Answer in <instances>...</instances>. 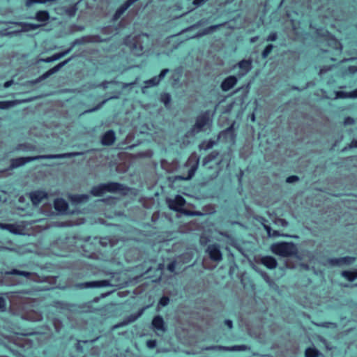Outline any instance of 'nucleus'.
<instances>
[{"instance_id": "f257e3e1", "label": "nucleus", "mask_w": 357, "mask_h": 357, "mask_svg": "<svg viewBox=\"0 0 357 357\" xmlns=\"http://www.w3.org/2000/svg\"><path fill=\"white\" fill-rule=\"evenodd\" d=\"M82 152H71L61 154H50V155H40L31 157H20L10 160V169H15L23 166L26 162L38 160L40 159H60V158H69L73 156L82 155Z\"/></svg>"}, {"instance_id": "f03ea898", "label": "nucleus", "mask_w": 357, "mask_h": 357, "mask_svg": "<svg viewBox=\"0 0 357 357\" xmlns=\"http://www.w3.org/2000/svg\"><path fill=\"white\" fill-rule=\"evenodd\" d=\"M199 162V157L197 155V154L195 153H192L188 158L184 166V168L186 169L188 172V174L178 176L177 178L180 180L190 179L194 176L195 172L197 169Z\"/></svg>"}, {"instance_id": "7ed1b4c3", "label": "nucleus", "mask_w": 357, "mask_h": 357, "mask_svg": "<svg viewBox=\"0 0 357 357\" xmlns=\"http://www.w3.org/2000/svg\"><path fill=\"white\" fill-rule=\"evenodd\" d=\"M149 40L146 34H142L132 38L129 40V47L131 52L137 56L142 55L144 51V44Z\"/></svg>"}, {"instance_id": "20e7f679", "label": "nucleus", "mask_w": 357, "mask_h": 357, "mask_svg": "<svg viewBox=\"0 0 357 357\" xmlns=\"http://www.w3.org/2000/svg\"><path fill=\"white\" fill-rule=\"evenodd\" d=\"M271 251L282 257H289L295 254L296 248L293 243L284 242L273 245Z\"/></svg>"}, {"instance_id": "39448f33", "label": "nucleus", "mask_w": 357, "mask_h": 357, "mask_svg": "<svg viewBox=\"0 0 357 357\" xmlns=\"http://www.w3.org/2000/svg\"><path fill=\"white\" fill-rule=\"evenodd\" d=\"M210 123V118L208 114L205 112L197 116L195 125L189 131L190 135H195L196 134L205 130V127Z\"/></svg>"}, {"instance_id": "423d86ee", "label": "nucleus", "mask_w": 357, "mask_h": 357, "mask_svg": "<svg viewBox=\"0 0 357 357\" xmlns=\"http://www.w3.org/2000/svg\"><path fill=\"white\" fill-rule=\"evenodd\" d=\"M121 190V185L116 183H110L107 184H101L93 187L91 193L94 196H102L106 192H116Z\"/></svg>"}, {"instance_id": "0eeeda50", "label": "nucleus", "mask_w": 357, "mask_h": 357, "mask_svg": "<svg viewBox=\"0 0 357 357\" xmlns=\"http://www.w3.org/2000/svg\"><path fill=\"white\" fill-rule=\"evenodd\" d=\"M167 204L171 209L181 211L185 204V200L181 195H176L174 199L167 198Z\"/></svg>"}, {"instance_id": "6e6552de", "label": "nucleus", "mask_w": 357, "mask_h": 357, "mask_svg": "<svg viewBox=\"0 0 357 357\" xmlns=\"http://www.w3.org/2000/svg\"><path fill=\"white\" fill-rule=\"evenodd\" d=\"M70 59H66L61 63H59V64H57L56 66H55L54 68L50 69L49 70H47V72H45L44 74H43L41 76H40L38 79H36L33 83H38L42 80H44L46 78H47L48 77H50V75H52V74L56 73L57 71H59L63 66H65L69 61H70Z\"/></svg>"}, {"instance_id": "1a4fd4ad", "label": "nucleus", "mask_w": 357, "mask_h": 357, "mask_svg": "<svg viewBox=\"0 0 357 357\" xmlns=\"http://www.w3.org/2000/svg\"><path fill=\"white\" fill-rule=\"evenodd\" d=\"M206 252L208 253L210 258L215 261H220L222 259L220 248L216 244L209 245Z\"/></svg>"}, {"instance_id": "9d476101", "label": "nucleus", "mask_w": 357, "mask_h": 357, "mask_svg": "<svg viewBox=\"0 0 357 357\" xmlns=\"http://www.w3.org/2000/svg\"><path fill=\"white\" fill-rule=\"evenodd\" d=\"M109 285V282L107 280H101V281H93V282H86L83 283H79L77 284V287L80 289H86V288H98L101 287H107Z\"/></svg>"}, {"instance_id": "9b49d317", "label": "nucleus", "mask_w": 357, "mask_h": 357, "mask_svg": "<svg viewBox=\"0 0 357 357\" xmlns=\"http://www.w3.org/2000/svg\"><path fill=\"white\" fill-rule=\"evenodd\" d=\"M238 79L234 75L226 77L220 84V88L223 91H228L232 89L237 83Z\"/></svg>"}, {"instance_id": "f8f14e48", "label": "nucleus", "mask_w": 357, "mask_h": 357, "mask_svg": "<svg viewBox=\"0 0 357 357\" xmlns=\"http://www.w3.org/2000/svg\"><path fill=\"white\" fill-rule=\"evenodd\" d=\"M257 262L264 265L270 269L276 268L278 265L276 259L271 256L261 257L258 259Z\"/></svg>"}, {"instance_id": "ddd939ff", "label": "nucleus", "mask_w": 357, "mask_h": 357, "mask_svg": "<svg viewBox=\"0 0 357 357\" xmlns=\"http://www.w3.org/2000/svg\"><path fill=\"white\" fill-rule=\"evenodd\" d=\"M0 228L2 229L8 230L10 232L15 234H20L23 232L24 228L22 226L17 224H3L0 223Z\"/></svg>"}, {"instance_id": "4468645a", "label": "nucleus", "mask_w": 357, "mask_h": 357, "mask_svg": "<svg viewBox=\"0 0 357 357\" xmlns=\"http://www.w3.org/2000/svg\"><path fill=\"white\" fill-rule=\"evenodd\" d=\"M103 40L99 36H87L79 39L75 40L73 43V47L77 44H82L86 43H101Z\"/></svg>"}, {"instance_id": "2eb2a0df", "label": "nucleus", "mask_w": 357, "mask_h": 357, "mask_svg": "<svg viewBox=\"0 0 357 357\" xmlns=\"http://www.w3.org/2000/svg\"><path fill=\"white\" fill-rule=\"evenodd\" d=\"M103 40L99 36H87L79 39L75 40L73 43V47L77 44H82L86 43H101Z\"/></svg>"}, {"instance_id": "dca6fc26", "label": "nucleus", "mask_w": 357, "mask_h": 357, "mask_svg": "<svg viewBox=\"0 0 357 357\" xmlns=\"http://www.w3.org/2000/svg\"><path fill=\"white\" fill-rule=\"evenodd\" d=\"M169 72V69H163L158 76H155L153 78L146 81L144 83L146 86H157L160 82L165 77L166 74Z\"/></svg>"}, {"instance_id": "f3484780", "label": "nucleus", "mask_w": 357, "mask_h": 357, "mask_svg": "<svg viewBox=\"0 0 357 357\" xmlns=\"http://www.w3.org/2000/svg\"><path fill=\"white\" fill-rule=\"evenodd\" d=\"M237 66L241 69V72L238 73V76L243 77L251 70L252 61L250 60L243 59L238 62Z\"/></svg>"}, {"instance_id": "a211bd4d", "label": "nucleus", "mask_w": 357, "mask_h": 357, "mask_svg": "<svg viewBox=\"0 0 357 357\" xmlns=\"http://www.w3.org/2000/svg\"><path fill=\"white\" fill-rule=\"evenodd\" d=\"M46 197L47 194L43 191H36L31 194V199L34 205L39 204Z\"/></svg>"}, {"instance_id": "6ab92c4d", "label": "nucleus", "mask_w": 357, "mask_h": 357, "mask_svg": "<svg viewBox=\"0 0 357 357\" xmlns=\"http://www.w3.org/2000/svg\"><path fill=\"white\" fill-rule=\"evenodd\" d=\"M357 88L351 91H336V100L338 98H356Z\"/></svg>"}, {"instance_id": "aec40b11", "label": "nucleus", "mask_w": 357, "mask_h": 357, "mask_svg": "<svg viewBox=\"0 0 357 357\" xmlns=\"http://www.w3.org/2000/svg\"><path fill=\"white\" fill-rule=\"evenodd\" d=\"M357 88L351 91H336V100L338 98H356Z\"/></svg>"}, {"instance_id": "412c9836", "label": "nucleus", "mask_w": 357, "mask_h": 357, "mask_svg": "<svg viewBox=\"0 0 357 357\" xmlns=\"http://www.w3.org/2000/svg\"><path fill=\"white\" fill-rule=\"evenodd\" d=\"M224 25H225V24H220L208 26V27L206 28L205 29H204L202 31L197 33V35L195 36H194V38H199V37H202L206 35L211 34V33L215 32V31H217L220 27L223 26Z\"/></svg>"}, {"instance_id": "4be33fe9", "label": "nucleus", "mask_w": 357, "mask_h": 357, "mask_svg": "<svg viewBox=\"0 0 357 357\" xmlns=\"http://www.w3.org/2000/svg\"><path fill=\"white\" fill-rule=\"evenodd\" d=\"M114 140H115V135H114V131L109 130L104 134V135L102 137L101 142L103 145L108 146V145L112 144L114 143Z\"/></svg>"}, {"instance_id": "5701e85b", "label": "nucleus", "mask_w": 357, "mask_h": 357, "mask_svg": "<svg viewBox=\"0 0 357 357\" xmlns=\"http://www.w3.org/2000/svg\"><path fill=\"white\" fill-rule=\"evenodd\" d=\"M152 325L158 331H160L162 332L165 331L163 319L160 315H158L153 318Z\"/></svg>"}, {"instance_id": "b1692460", "label": "nucleus", "mask_w": 357, "mask_h": 357, "mask_svg": "<svg viewBox=\"0 0 357 357\" xmlns=\"http://www.w3.org/2000/svg\"><path fill=\"white\" fill-rule=\"evenodd\" d=\"M132 2L133 1L128 0L126 2H125L123 5H121L120 8H119L116 11L114 15V19H119L123 14V13L131 6Z\"/></svg>"}, {"instance_id": "393cba45", "label": "nucleus", "mask_w": 357, "mask_h": 357, "mask_svg": "<svg viewBox=\"0 0 357 357\" xmlns=\"http://www.w3.org/2000/svg\"><path fill=\"white\" fill-rule=\"evenodd\" d=\"M342 275L347 280L352 282L357 278V269L343 271Z\"/></svg>"}, {"instance_id": "a878e982", "label": "nucleus", "mask_w": 357, "mask_h": 357, "mask_svg": "<svg viewBox=\"0 0 357 357\" xmlns=\"http://www.w3.org/2000/svg\"><path fill=\"white\" fill-rule=\"evenodd\" d=\"M54 204L55 209L61 213L65 212L68 208V204L63 199H56Z\"/></svg>"}, {"instance_id": "bb28decb", "label": "nucleus", "mask_w": 357, "mask_h": 357, "mask_svg": "<svg viewBox=\"0 0 357 357\" xmlns=\"http://www.w3.org/2000/svg\"><path fill=\"white\" fill-rule=\"evenodd\" d=\"M161 167L167 172H172L177 169L178 162L177 161H174L172 163H169L167 160H162L161 161Z\"/></svg>"}, {"instance_id": "cd10ccee", "label": "nucleus", "mask_w": 357, "mask_h": 357, "mask_svg": "<svg viewBox=\"0 0 357 357\" xmlns=\"http://www.w3.org/2000/svg\"><path fill=\"white\" fill-rule=\"evenodd\" d=\"M70 199L73 203L80 204L86 202L89 199V196L88 195H71Z\"/></svg>"}, {"instance_id": "c85d7f7f", "label": "nucleus", "mask_w": 357, "mask_h": 357, "mask_svg": "<svg viewBox=\"0 0 357 357\" xmlns=\"http://www.w3.org/2000/svg\"><path fill=\"white\" fill-rule=\"evenodd\" d=\"M219 154L220 153L218 151H211L210 153H208L206 157L203 158V166H206L209 162H211L213 160H215L218 158Z\"/></svg>"}, {"instance_id": "c756f323", "label": "nucleus", "mask_w": 357, "mask_h": 357, "mask_svg": "<svg viewBox=\"0 0 357 357\" xmlns=\"http://www.w3.org/2000/svg\"><path fill=\"white\" fill-rule=\"evenodd\" d=\"M6 275H22L26 278H31L33 279L34 277V275L30 272L26 271H22L17 269H13L10 271H8L6 273Z\"/></svg>"}, {"instance_id": "7c9ffc66", "label": "nucleus", "mask_w": 357, "mask_h": 357, "mask_svg": "<svg viewBox=\"0 0 357 357\" xmlns=\"http://www.w3.org/2000/svg\"><path fill=\"white\" fill-rule=\"evenodd\" d=\"M35 19L42 23L47 22L50 19L48 12L45 10H40L36 13Z\"/></svg>"}, {"instance_id": "2f4dec72", "label": "nucleus", "mask_w": 357, "mask_h": 357, "mask_svg": "<svg viewBox=\"0 0 357 357\" xmlns=\"http://www.w3.org/2000/svg\"><path fill=\"white\" fill-rule=\"evenodd\" d=\"M19 25L22 27V31H33V30L38 29L39 27H40L42 26L40 24H31V23H24V22L19 23Z\"/></svg>"}, {"instance_id": "473e14b6", "label": "nucleus", "mask_w": 357, "mask_h": 357, "mask_svg": "<svg viewBox=\"0 0 357 357\" xmlns=\"http://www.w3.org/2000/svg\"><path fill=\"white\" fill-rule=\"evenodd\" d=\"M217 144V142L213 139H209L208 141H203L199 145V150H208L211 148H213L215 144Z\"/></svg>"}, {"instance_id": "72a5a7b5", "label": "nucleus", "mask_w": 357, "mask_h": 357, "mask_svg": "<svg viewBox=\"0 0 357 357\" xmlns=\"http://www.w3.org/2000/svg\"><path fill=\"white\" fill-rule=\"evenodd\" d=\"M42 314L36 311H31L26 313V319L33 321H38L42 319Z\"/></svg>"}, {"instance_id": "f704fd0d", "label": "nucleus", "mask_w": 357, "mask_h": 357, "mask_svg": "<svg viewBox=\"0 0 357 357\" xmlns=\"http://www.w3.org/2000/svg\"><path fill=\"white\" fill-rule=\"evenodd\" d=\"M119 96V94L118 96H112V97H109L105 100H104L103 101H102L100 103H99L98 105H96L95 107L92 108V109H88V110H86L84 111L82 114H87V113H91V112H96L98 109H100L105 104V102L110 100V99H112V98H118Z\"/></svg>"}, {"instance_id": "c9c22d12", "label": "nucleus", "mask_w": 357, "mask_h": 357, "mask_svg": "<svg viewBox=\"0 0 357 357\" xmlns=\"http://www.w3.org/2000/svg\"><path fill=\"white\" fill-rule=\"evenodd\" d=\"M225 351H245L249 350L250 348L247 345H236L233 347H226L222 348Z\"/></svg>"}, {"instance_id": "e433bc0d", "label": "nucleus", "mask_w": 357, "mask_h": 357, "mask_svg": "<svg viewBox=\"0 0 357 357\" xmlns=\"http://www.w3.org/2000/svg\"><path fill=\"white\" fill-rule=\"evenodd\" d=\"M355 260L356 257L351 256H346L339 259L336 258V266L338 265L340 262L350 265L352 264Z\"/></svg>"}, {"instance_id": "4c0bfd02", "label": "nucleus", "mask_w": 357, "mask_h": 357, "mask_svg": "<svg viewBox=\"0 0 357 357\" xmlns=\"http://www.w3.org/2000/svg\"><path fill=\"white\" fill-rule=\"evenodd\" d=\"M264 227L267 231L268 236L269 237H277L279 236H282L278 231L273 230L271 227L268 225H264Z\"/></svg>"}, {"instance_id": "58836bf2", "label": "nucleus", "mask_w": 357, "mask_h": 357, "mask_svg": "<svg viewBox=\"0 0 357 357\" xmlns=\"http://www.w3.org/2000/svg\"><path fill=\"white\" fill-rule=\"evenodd\" d=\"M160 101L168 107L171 102V96L169 93H162L160 96Z\"/></svg>"}, {"instance_id": "ea45409f", "label": "nucleus", "mask_w": 357, "mask_h": 357, "mask_svg": "<svg viewBox=\"0 0 357 357\" xmlns=\"http://www.w3.org/2000/svg\"><path fill=\"white\" fill-rule=\"evenodd\" d=\"M221 162H222V160L217 162L215 169L214 170L213 174L211 175H210V176L208 178L209 180H213V179L215 178L219 175V173L221 170V167H220Z\"/></svg>"}, {"instance_id": "a19ab883", "label": "nucleus", "mask_w": 357, "mask_h": 357, "mask_svg": "<svg viewBox=\"0 0 357 357\" xmlns=\"http://www.w3.org/2000/svg\"><path fill=\"white\" fill-rule=\"evenodd\" d=\"M319 355V351L314 348H308L305 351V356L306 357H317Z\"/></svg>"}, {"instance_id": "79ce46f5", "label": "nucleus", "mask_w": 357, "mask_h": 357, "mask_svg": "<svg viewBox=\"0 0 357 357\" xmlns=\"http://www.w3.org/2000/svg\"><path fill=\"white\" fill-rule=\"evenodd\" d=\"M77 10V8L76 5H73V6H69L68 8H66L65 12L68 16L73 17L75 15Z\"/></svg>"}, {"instance_id": "37998d69", "label": "nucleus", "mask_w": 357, "mask_h": 357, "mask_svg": "<svg viewBox=\"0 0 357 357\" xmlns=\"http://www.w3.org/2000/svg\"><path fill=\"white\" fill-rule=\"evenodd\" d=\"M15 105L14 101H0V109H6Z\"/></svg>"}, {"instance_id": "c03bdc74", "label": "nucleus", "mask_w": 357, "mask_h": 357, "mask_svg": "<svg viewBox=\"0 0 357 357\" xmlns=\"http://www.w3.org/2000/svg\"><path fill=\"white\" fill-rule=\"evenodd\" d=\"M71 50H72V47L69 48L68 50H67L64 52L54 54V55L52 56V61H56V60L61 59V57L64 56L66 54L69 53L71 51Z\"/></svg>"}, {"instance_id": "a18cd8bd", "label": "nucleus", "mask_w": 357, "mask_h": 357, "mask_svg": "<svg viewBox=\"0 0 357 357\" xmlns=\"http://www.w3.org/2000/svg\"><path fill=\"white\" fill-rule=\"evenodd\" d=\"M273 222L275 224V225H280L282 227H287L289 223L288 222L284 220V219H282V218H276L274 219L273 220Z\"/></svg>"}, {"instance_id": "49530a36", "label": "nucleus", "mask_w": 357, "mask_h": 357, "mask_svg": "<svg viewBox=\"0 0 357 357\" xmlns=\"http://www.w3.org/2000/svg\"><path fill=\"white\" fill-rule=\"evenodd\" d=\"M34 149V147L32 146V145H26V144H19L16 148H15V150L16 151H20V150H22V151H31V150H33Z\"/></svg>"}, {"instance_id": "de8ad7c7", "label": "nucleus", "mask_w": 357, "mask_h": 357, "mask_svg": "<svg viewBox=\"0 0 357 357\" xmlns=\"http://www.w3.org/2000/svg\"><path fill=\"white\" fill-rule=\"evenodd\" d=\"M260 274L263 279L266 281L267 284H268L269 286H272L273 284V281L271 280V278L264 271H260Z\"/></svg>"}, {"instance_id": "09e8293b", "label": "nucleus", "mask_w": 357, "mask_h": 357, "mask_svg": "<svg viewBox=\"0 0 357 357\" xmlns=\"http://www.w3.org/2000/svg\"><path fill=\"white\" fill-rule=\"evenodd\" d=\"M273 48V45L270 44L266 46V47L264 49V50L261 53V56L263 58H266L269 54L271 52Z\"/></svg>"}, {"instance_id": "8fccbe9b", "label": "nucleus", "mask_w": 357, "mask_h": 357, "mask_svg": "<svg viewBox=\"0 0 357 357\" xmlns=\"http://www.w3.org/2000/svg\"><path fill=\"white\" fill-rule=\"evenodd\" d=\"M346 72L350 75H354L357 73V66H349L346 68Z\"/></svg>"}, {"instance_id": "3c124183", "label": "nucleus", "mask_w": 357, "mask_h": 357, "mask_svg": "<svg viewBox=\"0 0 357 357\" xmlns=\"http://www.w3.org/2000/svg\"><path fill=\"white\" fill-rule=\"evenodd\" d=\"M169 299L167 296H163L159 301V305L162 306H166L169 303Z\"/></svg>"}, {"instance_id": "603ef678", "label": "nucleus", "mask_w": 357, "mask_h": 357, "mask_svg": "<svg viewBox=\"0 0 357 357\" xmlns=\"http://www.w3.org/2000/svg\"><path fill=\"white\" fill-rule=\"evenodd\" d=\"M222 348H226L225 346H211V347H206L205 349L206 350H221V351H224L223 349Z\"/></svg>"}, {"instance_id": "864d4df0", "label": "nucleus", "mask_w": 357, "mask_h": 357, "mask_svg": "<svg viewBox=\"0 0 357 357\" xmlns=\"http://www.w3.org/2000/svg\"><path fill=\"white\" fill-rule=\"evenodd\" d=\"M298 177L297 176H289L287 179H286V181L287 183H295L296 181H298Z\"/></svg>"}, {"instance_id": "5fc2aeb1", "label": "nucleus", "mask_w": 357, "mask_h": 357, "mask_svg": "<svg viewBox=\"0 0 357 357\" xmlns=\"http://www.w3.org/2000/svg\"><path fill=\"white\" fill-rule=\"evenodd\" d=\"M278 38L277 33L275 32L271 33L266 38L267 41H275Z\"/></svg>"}, {"instance_id": "6e6d98bb", "label": "nucleus", "mask_w": 357, "mask_h": 357, "mask_svg": "<svg viewBox=\"0 0 357 357\" xmlns=\"http://www.w3.org/2000/svg\"><path fill=\"white\" fill-rule=\"evenodd\" d=\"M146 345L149 348L153 349L156 346V341L155 340H149L146 342Z\"/></svg>"}, {"instance_id": "4d7b16f0", "label": "nucleus", "mask_w": 357, "mask_h": 357, "mask_svg": "<svg viewBox=\"0 0 357 357\" xmlns=\"http://www.w3.org/2000/svg\"><path fill=\"white\" fill-rule=\"evenodd\" d=\"M175 268H176V262L175 261L170 263L167 266V269L171 272H174L175 271Z\"/></svg>"}, {"instance_id": "13d9d810", "label": "nucleus", "mask_w": 357, "mask_h": 357, "mask_svg": "<svg viewBox=\"0 0 357 357\" xmlns=\"http://www.w3.org/2000/svg\"><path fill=\"white\" fill-rule=\"evenodd\" d=\"M207 0H194L193 4L196 6H200L204 4Z\"/></svg>"}, {"instance_id": "bf43d9fd", "label": "nucleus", "mask_w": 357, "mask_h": 357, "mask_svg": "<svg viewBox=\"0 0 357 357\" xmlns=\"http://www.w3.org/2000/svg\"><path fill=\"white\" fill-rule=\"evenodd\" d=\"M112 82H110V83H112ZM108 84H109V82L105 81V82H102V83H100V84L97 85L96 87L100 86V87H102L104 89H106L107 88Z\"/></svg>"}, {"instance_id": "052dcab7", "label": "nucleus", "mask_w": 357, "mask_h": 357, "mask_svg": "<svg viewBox=\"0 0 357 357\" xmlns=\"http://www.w3.org/2000/svg\"><path fill=\"white\" fill-rule=\"evenodd\" d=\"M349 147L353 149H357V139H354L349 143Z\"/></svg>"}, {"instance_id": "680f3d73", "label": "nucleus", "mask_w": 357, "mask_h": 357, "mask_svg": "<svg viewBox=\"0 0 357 357\" xmlns=\"http://www.w3.org/2000/svg\"><path fill=\"white\" fill-rule=\"evenodd\" d=\"M6 301L2 297H0V310H3L5 308Z\"/></svg>"}, {"instance_id": "e2e57ef3", "label": "nucleus", "mask_w": 357, "mask_h": 357, "mask_svg": "<svg viewBox=\"0 0 357 357\" xmlns=\"http://www.w3.org/2000/svg\"><path fill=\"white\" fill-rule=\"evenodd\" d=\"M345 123L348 124H353L354 123V119L351 117H347L345 119Z\"/></svg>"}, {"instance_id": "0e129e2a", "label": "nucleus", "mask_w": 357, "mask_h": 357, "mask_svg": "<svg viewBox=\"0 0 357 357\" xmlns=\"http://www.w3.org/2000/svg\"><path fill=\"white\" fill-rule=\"evenodd\" d=\"M225 324L226 326H228L229 328H231L232 326H233V324H232V321L231 320H229V319L225 320Z\"/></svg>"}, {"instance_id": "69168bd1", "label": "nucleus", "mask_w": 357, "mask_h": 357, "mask_svg": "<svg viewBox=\"0 0 357 357\" xmlns=\"http://www.w3.org/2000/svg\"><path fill=\"white\" fill-rule=\"evenodd\" d=\"M335 43H336V50H341V48H342L341 43L337 38H336Z\"/></svg>"}, {"instance_id": "338daca9", "label": "nucleus", "mask_w": 357, "mask_h": 357, "mask_svg": "<svg viewBox=\"0 0 357 357\" xmlns=\"http://www.w3.org/2000/svg\"><path fill=\"white\" fill-rule=\"evenodd\" d=\"M12 84H13V81H12V80H10V81H8V82H5V84H4L3 86H4V88H8V87H9L10 86H11V85H12Z\"/></svg>"}, {"instance_id": "774afa93", "label": "nucleus", "mask_w": 357, "mask_h": 357, "mask_svg": "<svg viewBox=\"0 0 357 357\" xmlns=\"http://www.w3.org/2000/svg\"><path fill=\"white\" fill-rule=\"evenodd\" d=\"M42 61H44V62H46V63L53 61L52 59V56L47 57L46 59H42Z\"/></svg>"}]
</instances>
